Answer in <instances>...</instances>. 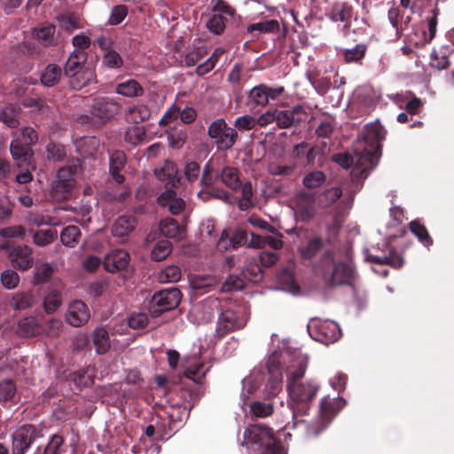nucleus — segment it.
I'll return each instance as SVG.
<instances>
[{"mask_svg": "<svg viewBox=\"0 0 454 454\" xmlns=\"http://www.w3.org/2000/svg\"><path fill=\"white\" fill-rule=\"evenodd\" d=\"M366 51V44L357 43L351 49H341L339 54L347 64H362V59L365 56Z\"/></svg>", "mask_w": 454, "mask_h": 454, "instance_id": "30", "label": "nucleus"}, {"mask_svg": "<svg viewBox=\"0 0 454 454\" xmlns=\"http://www.w3.org/2000/svg\"><path fill=\"white\" fill-rule=\"evenodd\" d=\"M119 110V104L108 97L96 98L90 105L91 117L98 118L99 123H104L114 118Z\"/></svg>", "mask_w": 454, "mask_h": 454, "instance_id": "8", "label": "nucleus"}, {"mask_svg": "<svg viewBox=\"0 0 454 454\" xmlns=\"http://www.w3.org/2000/svg\"><path fill=\"white\" fill-rule=\"evenodd\" d=\"M273 430L262 424L249 425L243 434V442L247 449L248 454L261 450V445L265 442H269L270 437L273 435Z\"/></svg>", "mask_w": 454, "mask_h": 454, "instance_id": "7", "label": "nucleus"}, {"mask_svg": "<svg viewBox=\"0 0 454 454\" xmlns=\"http://www.w3.org/2000/svg\"><path fill=\"white\" fill-rule=\"evenodd\" d=\"M68 379L78 388L90 387L94 383L93 377L85 370H79L69 374Z\"/></svg>", "mask_w": 454, "mask_h": 454, "instance_id": "51", "label": "nucleus"}, {"mask_svg": "<svg viewBox=\"0 0 454 454\" xmlns=\"http://www.w3.org/2000/svg\"><path fill=\"white\" fill-rule=\"evenodd\" d=\"M76 152L82 158L94 156L99 147V140L95 137H84L75 140Z\"/></svg>", "mask_w": 454, "mask_h": 454, "instance_id": "28", "label": "nucleus"}, {"mask_svg": "<svg viewBox=\"0 0 454 454\" xmlns=\"http://www.w3.org/2000/svg\"><path fill=\"white\" fill-rule=\"evenodd\" d=\"M172 251V243L167 239L160 240L156 243L151 252L153 261L160 262L167 258Z\"/></svg>", "mask_w": 454, "mask_h": 454, "instance_id": "46", "label": "nucleus"}, {"mask_svg": "<svg viewBox=\"0 0 454 454\" xmlns=\"http://www.w3.org/2000/svg\"><path fill=\"white\" fill-rule=\"evenodd\" d=\"M251 411L258 418H265L272 414L273 406L271 403H265L260 401H254L250 405Z\"/></svg>", "mask_w": 454, "mask_h": 454, "instance_id": "61", "label": "nucleus"}, {"mask_svg": "<svg viewBox=\"0 0 454 454\" xmlns=\"http://www.w3.org/2000/svg\"><path fill=\"white\" fill-rule=\"evenodd\" d=\"M169 427L172 429L176 424L181 423L186 414V408L182 406H170L167 411Z\"/></svg>", "mask_w": 454, "mask_h": 454, "instance_id": "59", "label": "nucleus"}, {"mask_svg": "<svg viewBox=\"0 0 454 454\" xmlns=\"http://www.w3.org/2000/svg\"><path fill=\"white\" fill-rule=\"evenodd\" d=\"M354 278V268L345 262H337L327 278L329 286L348 285Z\"/></svg>", "mask_w": 454, "mask_h": 454, "instance_id": "16", "label": "nucleus"}, {"mask_svg": "<svg viewBox=\"0 0 454 454\" xmlns=\"http://www.w3.org/2000/svg\"><path fill=\"white\" fill-rule=\"evenodd\" d=\"M243 327V323L239 319L236 312L223 305L222 310L218 315L216 333L219 337H223L232 331Z\"/></svg>", "mask_w": 454, "mask_h": 454, "instance_id": "9", "label": "nucleus"}, {"mask_svg": "<svg viewBox=\"0 0 454 454\" xmlns=\"http://www.w3.org/2000/svg\"><path fill=\"white\" fill-rule=\"evenodd\" d=\"M370 261L380 265H390L395 269H400L403 264V257L392 249L387 255H370Z\"/></svg>", "mask_w": 454, "mask_h": 454, "instance_id": "40", "label": "nucleus"}, {"mask_svg": "<svg viewBox=\"0 0 454 454\" xmlns=\"http://www.w3.org/2000/svg\"><path fill=\"white\" fill-rule=\"evenodd\" d=\"M207 135L220 151L230 150L238 139L237 130L228 126L223 118L216 119L209 125Z\"/></svg>", "mask_w": 454, "mask_h": 454, "instance_id": "3", "label": "nucleus"}, {"mask_svg": "<svg viewBox=\"0 0 454 454\" xmlns=\"http://www.w3.org/2000/svg\"><path fill=\"white\" fill-rule=\"evenodd\" d=\"M384 128L379 122L367 125L366 134L364 137V144L370 146H379L380 150V142L384 139Z\"/></svg>", "mask_w": 454, "mask_h": 454, "instance_id": "34", "label": "nucleus"}, {"mask_svg": "<svg viewBox=\"0 0 454 454\" xmlns=\"http://www.w3.org/2000/svg\"><path fill=\"white\" fill-rule=\"evenodd\" d=\"M63 443V437L59 434H54L43 448V451L41 447H38L34 454H61V447Z\"/></svg>", "mask_w": 454, "mask_h": 454, "instance_id": "50", "label": "nucleus"}, {"mask_svg": "<svg viewBox=\"0 0 454 454\" xmlns=\"http://www.w3.org/2000/svg\"><path fill=\"white\" fill-rule=\"evenodd\" d=\"M42 437V430L31 424L19 427L11 435L12 454H26L33 442Z\"/></svg>", "mask_w": 454, "mask_h": 454, "instance_id": "5", "label": "nucleus"}, {"mask_svg": "<svg viewBox=\"0 0 454 454\" xmlns=\"http://www.w3.org/2000/svg\"><path fill=\"white\" fill-rule=\"evenodd\" d=\"M307 364L299 360L286 370V389L289 395V406L293 418L297 422H302L298 417L306 415L310 410L317 395L320 386L312 380H304Z\"/></svg>", "mask_w": 454, "mask_h": 454, "instance_id": "1", "label": "nucleus"}, {"mask_svg": "<svg viewBox=\"0 0 454 454\" xmlns=\"http://www.w3.org/2000/svg\"><path fill=\"white\" fill-rule=\"evenodd\" d=\"M20 109L12 105L5 106L0 112V121L9 128H17L19 121Z\"/></svg>", "mask_w": 454, "mask_h": 454, "instance_id": "42", "label": "nucleus"}, {"mask_svg": "<svg viewBox=\"0 0 454 454\" xmlns=\"http://www.w3.org/2000/svg\"><path fill=\"white\" fill-rule=\"evenodd\" d=\"M35 303L33 294L23 292L15 294L10 301V306L15 310H21L30 308Z\"/></svg>", "mask_w": 454, "mask_h": 454, "instance_id": "43", "label": "nucleus"}, {"mask_svg": "<svg viewBox=\"0 0 454 454\" xmlns=\"http://www.w3.org/2000/svg\"><path fill=\"white\" fill-rule=\"evenodd\" d=\"M223 302L216 297L209 296L203 300L198 307L200 314V320L202 323L211 322L215 315H219L222 310Z\"/></svg>", "mask_w": 454, "mask_h": 454, "instance_id": "22", "label": "nucleus"}, {"mask_svg": "<svg viewBox=\"0 0 454 454\" xmlns=\"http://www.w3.org/2000/svg\"><path fill=\"white\" fill-rule=\"evenodd\" d=\"M137 219L133 215L119 216L112 226V234L118 238L128 237L136 228Z\"/></svg>", "mask_w": 454, "mask_h": 454, "instance_id": "25", "label": "nucleus"}, {"mask_svg": "<svg viewBox=\"0 0 454 454\" xmlns=\"http://www.w3.org/2000/svg\"><path fill=\"white\" fill-rule=\"evenodd\" d=\"M275 122L280 129H287L292 126H297L303 121L306 111L302 106L297 105L291 109L275 110Z\"/></svg>", "mask_w": 454, "mask_h": 454, "instance_id": "10", "label": "nucleus"}, {"mask_svg": "<svg viewBox=\"0 0 454 454\" xmlns=\"http://www.w3.org/2000/svg\"><path fill=\"white\" fill-rule=\"evenodd\" d=\"M10 153L19 168H23V167H32V169L35 168L32 163L34 151L31 146L13 138L10 144Z\"/></svg>", "mask_w": 454, "mask_h": 454, "instance_id": "11", "label": "nucleus"}, {"mask_svg": "<svg viewBox=\"0 0 454 454\" xmlns=\"http://www.w3.org/2000/svg\"><path fill=\"white\" fill-rule=\"evenodd\" d=\"M145 129L142 126L129 127L125 132L124 139L126 142L137 145L145 138Z\"/></svg>", "mask_w": 454, "mask_h": 454, "instance_id": "52", "label": "nucleus"}, {"mask_svg": "<svg viewBox=\"0 0 454 454\" xmlns=\"http://www.w3.org/2000/svg\"><path fill=\"white\" fill-rule=\"evenodd\" d=\"M33 250L23 245L13 247L9 253V259L15 269L27 270L34 264Z\"/></svg>", "mask_w": 454, "mask_h": 454, "instance_id": "14", "label": "nucleus"}, {"mask_svg": "<svg viewBox=\"0 0 454 454\" xmlns=\"http://www.w3.org/2000/svg\"><path fill=\"white\" fill-rule=\"evenodd\" d=\"M241 199L238 202V207L241 211H246L254 206L252 201L253 185L251 182L241 184Z\"/></svg>", "mask_w": 454, "mask_h": 454, "instance_id": "49", "label": "nucleus"}, {"mask_svg": "<svg viewBox=\"0 0 454 454\" xmlns=\"http://www.w3.org/2000/svg\"><path fill=\"white\" fill-rule=\"evenodd\" d=\"M57 237V231L51 229L39 230L33 235V241L35 245L44 247L54 241Z\"/></svg>", "mask_w": 454, "mask_h": 454, "instance_id": "53", "label": "nucleus"}, {"mask_svg": "<svg viewBox=\"0 0 454 454\" xmlns=\"http://www.w3.org/2000/svg\"><path fill=\"white\" fill-rule=\"evenodd\" d=\"M43 332V325L35 317H26L19 321L17 333L20 337H34L40 335Z\"/></svg>", "mask_w": 454, "mask_h": 454, "instance_id": "24", "label": "nucleus"}, {"mask_svg": "<svg viewBox=\"0 0 454 454\" xmlns=\"http://www.w3.org/2000/svg\"><path fill=\"white\" fill-rule=\"evenodd\" d=\"M181 270L176 265H169L161 270L160 280L161 282H176L180 279Z\"/></svg>", "mask_w": 454, "mask_h": 454, "instance_id": "64", "label": "nucleus"}, {"mask_svg": "<svg viewBox=\"0 0 454 454\" xmlns=\"http://www.w3.org/2000/svg\"><path fill=\"white\" fill-rule=\"evenodd\" d=\"M14 139L32 147L38 141V134L32 127H24Z\"/></svg>", "mask_w": 454, "mask_h": 454, "instance_id": "57", "label": "nucleus"}, {"mask_svg": "<svg viewBox=\"0 0 454 454\" xmlns=\"http://www.w3.org/2000/svg\"><path fill=\"white\" fill-rule=\"evenodd\" d=\"M160 230L161 233L167 238H179L181 236V228L176 220L173 218H167L162 220L160 223Z\"/></svg>", "mask_w": 454, "mask_h": 454, "instance_id": "47", "label": "nucleus"}, {"mask_svg": "<svg viewBox=\"0 0 454 454\" xmlns=\"http://www.w3.org/2000/svg\"><path fill=\"white\" fill-rule=\"evenodd\" d=\"M81 164L76 161L71 165L60 168L57 173V179L53 184L52 190L55 196L60 200L67 199L75 185L74 176Z\"/></svg>", "mask_w": 454, "mask_h": 454, "instance_id": "6", "label": "nucleus"}, {"mask_svg": "<svg viewBox=\"0 0 454 454\" xmlns=\"http://www.w3.org/2000/svg\"><path fill=\"white\" fill-rule=\"evenodd\" d=\"M127 162L126 154L122 151H114L109 159V172L112 178L118 184H121L125 181V176L121 174V169Z\"/></svg>", "mask_w": 454, "mask_h": 454, "instance_id": "23", "label": "nucleus"}, {"mask_svg": "<svg viewBox=\"0 0 454 454\" xmlns=\"http://www.w3.org/2000/svg\"><path fill=\"white\" fill-rule=\"evenodd\" d=\"M53 268L49 263H43L36 267L34 282L35 284H43L47 282L52 276Z\"/></svg>", "mask_w": 454, "mask_h": 454, "instance_id": "58", "label": "nucleus"}, {"mask_svg": "<svg viewBox=\"0 0 454 454\" xmlns=\"http://www.w3.org/2000/svg\"><path fill=\"white\" fill-rule=\"evenodd\" d=\"M62 69L57 64H48L40 75L43 86L53 87L60 81Z\"/></svg>", "mask_w": 454, "mask_h": 454, "instance_id": "31", "label": "nucleus"}, {"mask_svg": "<svg viewBox=\"0 0 454 454\" xmlns=\"http://www.w3.org/2000/svg\"><path fill=\"white\" fill-rule=\"evenodd\" d=\"M316 204L313 194L300 192L296 197V214L302 222L310 221L316 215Z\"/></svg>", "mask_w": 454, "mask_h": 454, "instance_id": "18", "label": "nucleus"}, {"mask_svg": "<svg viewBox=\"0 0 454 454\" xmlns=\"http://www.w3.org/2000/svg\"><path fill=\"white\" fill-rule=\"evenodd\" d=\"M324 247V239L319 236L310 238L305 246L300 247L298 251L303 259H313Z\"/></svg>", "mask_w": 454, "mask_h": 454, "instance_id": "33", "label": "nucleus"}, {"mask_svg": "<svg viewBox=\"0 0 454 454\" xmlns=\"http://www.w3.org/2000/svg\"><path fill=\"white\" fill-rule=\"evenodd\" d=\"M81 231L76 225H68L60 232L61 243L69 247H74L79 243Z\"/></svg>", "mask_w": 454, "mask_h": 454, "instance_id": "41", "label": "nucleus"}, {"mask_svg": "<svg viewBox=\"0 0 454 454\" xmlns=\"http://www.w3.org/2000/svg\"><path fill=\"white\" fill-rule=\"evenodd\" d=\"M129 254L123 249H116L108 254L104 261L106 271L114 273L126 270L129 263Z\"/></svg>", "mask_w": 454, "mask_h": 454, "instance_id": "19", "label": "nucleus"}, {"mask_svg": "<svg viewBox=\"0 0 454 454\" xmlns=\"http://www.w3.org/2000/svg\"><path fill=\"white\" fill-rule=\"evenodd\" d=\"M346 405V400L341 397L330 398L325 396L321 399L319 403V419L311 423L307 427V437H317L328 425L335 415Z\"/></svg>", "mask_w": 454, "mask_h": 454, "instance_id": "2", "label": "nucleus"}, {"mask_svg": "<svg viewBox=\"0 0 454 454\" xmlns=\"http://www.w3.org/2000/svg\"><path fill=\"white\" fill-rule=\"evenodd\" d=\"M315 334L317 340L327 344L336 341L340 335V331L336 323L325 321L315 326Z\"/></svg>", "mask_w": 454, "mask_h": 454, "instance_id": "21", "label": "nucleus"}, {"mask_svg": "<svg viewBox=\"0 0 454 454\" xmlns=\"http://www.w3.org/2000/svg\"><path fill=\"white\" fill-rule=\"evenodd\" d=\"M218 181V171L215 173L214 168L210 162L205 164L200 184L205 187H211Z\"/></svg>", "mask_w": 454, "mask_h": 454, "instance_id": "56", "label": "nucleus"}, {"mask_svg": "<svg viewBox=\"0 0 454 454\" xmlns=\"http://www.w3.org/2000/svg\"><path fill=\"white\" fill-rule=\"evenodd\" d=\"M335 264L336 263L334 262V252L332 250H325L322 254L318 262L315 266V269L317 271L322 273L324 278L327 279L329 274L332 272V270Z\"/></svg>", "mask_w": 454, "mask_h": 454, "instance_id": "39", "label": "nucleus"}, {"mask_svg": "<svg viewBox=\"0 0 454 454\" xmlns=\"http://www.w3.org/2000/svg\"><path fill=\"white\" fill-rule=\"evenodd\" d=\"M33 36L43 47H54L59 45V37L56 35V26L44 22L33 28Z\"/></svg>", "mask_w": 454, "mask_h": 454, "instance_id": "15", "label": "nucleus"}, {"mask_svg": "<svg viewBox=\"0 0 454 454\" xmlns=\"http://www.w3.org/2000/svg\"><path fill=\"white\" fill-rule=\"evenodd\" d=\"M206 55L207 50L205 48L201 47L193 49L184 56V65L186 67L196 66Z\"/></svg>", "mask_w": 454, "mask_h": 454, "instance_id": "62", "label": "nucleus"}, {"mask_svg": "<svg viewBox=\"0 0 454 454\" xmlns=\"http://www.w3.org/2000/svg\"><path fill=\"white\" fill-rule=\"evenodd\" d=\"M90 317L88 306L81 300H75L69 304L66 320L74 327L85 325Z\"/></svg>", "mask_w": 454, "mask_h": 454, "instance_id": "13", "label": "nucleus"}, {"mask_svg": "<svg viewBox=\"0 0 454 454\" xmlns=\"http://www.w3.org/2000/svg\"><path fill=\"white\" fill-rule=\"evenodd\" d=\"M88 54L82 50H74L65 65V74L69 77L79 74L82 65L87 60Z\"/></svg>", "mask_w": 454, "mask_h": 454, "instance_id": "26", "label": "nucleus"}, {"mask_svg": "<svg viewBox=\"0 0 454 454\" xmlns=\"http://www.w3.org/2000/svg\"><path fill=\"white\" fill-rule=\"evenodd\" d=\"M353 16V7L348 3H335L331 8L327 17L333 22L344 23L342 31L348 34L351 27V18Z\"/></svg>", "mask_w": 454, "mask_h": 454, "instance_id": "17", "label": "nucleus"}, {"mask_svg": "<svg viewBox=\"0 0 454 454\" xmlns=\"http://www.w3.org/2000/svg\"><path fill=\"white\" fill-rule=\"evenodd\" d=\"M19 400L20 395L17 392L15 381L11 379L0 380V403H16Z\"/></svg>", "mask_w": 454, "mask_h": 454, "instance_id": "29", "label": "nucleus"}, {"mask_svg": "<svg viewBox=\"0 0 454 454\" xmlns=\"http://www.w3.org/2000/svg\"><path fill=\"white\" fill-rule=\"evenodd\" d=\"M155 177L164 183L165 185L178 187L181 182V176L178 175V168L176 164L170 160H165L162 164L156 167L153 170Z\"/></svg>", "mask_w": 454, "mask_h": 454, "instance_id": "12", "label": "nucleus"}, {"mask_svg": "<svg viewBox=\"0 0 454 454\" xmlns=\"http://www.w3.org/2000/svg\"><path fill=\"white\" fill-rule=\"evenodd\" d=\"M182 299V294L176 287L160 290L155 293L150 301V312L153 317L163 312L176 309Z\"/></svg>", "mask_w": 454, "mask_h": 454, "instance_id": "4", "label": "nucleus"}, {"mask_svg": "<svg viewBox=\"0 0 454 454\" xmlns=\"http://www.w3.org/2000/svg\"><path fill=\"white\" fill-rule=\"evenodd\" d=\"M1 282L5 288L13 289L18 286L20 277L15 270L8 269L2 272Z\"/></svg>", "mask_w": 454, "mask_h": 454, "instance_id": "63", "label": "nucleus"}, {"mask_svg": "<svg viewBox=\"0 0 454 454\" xmlns=\"http://www.w3.org/2000/svg\"><path fill=\"white\" fill-rule=\"evenodd\" d=\"M227 18L222 14H212L206 22L207 28L215 35H221L225 27Z\"/></svg>", "mask_w": 454, "mask_h": 454, "instance_id": "48", "label": "nucleus"}, {"mask_svg": "<svg viewBox=\"0 0 454 454\" xmlns=\"http://www.w3.org/2000/svg\"><path fill=\"white\" fill-rule=\"evenodd\" d=\"M239 170L232 166H224L218 171V181L232 191H237L241 187L239 178Z\"/></svg>", "mask_w": 454, "mask_h": 454, "instance_id": "27", "label": "nucleus"}, {"mask_svg": "<svg viewBox=\"0 0 454 454\" xmlns=\"http://www.w3.org/2000/svg\"><path fill=\"white\" fill-rule=\"evenodd\" d=\"M279 23L276 20H270L259 23H254L247 27V32L252 33L254 31H259L262 33H270L278 31Z\"/></svg>", "mask_w": 454, "mask_h": 454, "instance_id": "55", "label": "nucleus"}, {"mask_svg": "<svg viewBox=\"0 0 454 454\" xmlns=\"http://www.w3.org/2000/svg\"><path fill=\"white\" fill-rule=\"evenodd\" d=\"M115 91L128 98L139 97L144 94L143 87L134 79H129L117 84Z\"/></svg>", "mask_w": 454, "mask_h": 454, "instance_id": "36", "label": "nucleus"}, {"mask_svg": "<svg viewBox=\"0 0 454 454\" xmlns=\"http://www.w3.org/2000/svg\"><path fill=\"white\" fill-rule=\"evenodd\" d=\"M128 7L124 4H118L113 7L108 23L116 26L121 23L128 15Z\"/></svg>", "mask_w": 454, "mask_h": 454, "instance_id": "60", "label": "nucleus"}, {"mask_svg": "<svg viewBox=\"0 0 454 454\" xmlns=\"http://www.w3.org/2000/svg\"><path fill=\"white\" fill-rule=\"evenodd\" d=\"M380 153L379 146L364 147L361 150L356 148L354 156L355 164L363 168V171L372 168L377 164Z\"/></svg>", "mask_w": 454, "mask_h": 454, "instance_id": "20", "label": "nucleus"}, {"mask_svg": "<svg viewBox=\"0 0 454 454\" xmlns=\"http://www.w3.org/2000/svg\"><path fill=\"white\" fill-rule=\"evenodd\" d=\"M342 196V190L340 187H331L324 190L317 196V204L322 208H327L335 204Z\"/></svg>", "mask_w": 454, "mask_h": 454, "instance_id": "38", "label": "nucleus"}, {"mask_svg": "<svg viewBox=\"0 0 454 454\" xmlns=\"http://www.w3.org/2000/svg\"><path fill=\"white\" fill-rule=\"evenodd\" d=\"M151 116L150 108L145 104L129 106L126 111L127 121L138 124L147 121Z\"/></svg>", "mask_w": 454, "mask_h": 454, "instance_id": "32", "label": "nucleus"}, {"mask_svg": "<svg viewBox=\"0 0 454 454\" xmlns=\"http://www.w3.org/2000/svg\"><path fill=\"white\" fill-rule=\"evenodd\" d=\"M409 229L425 247L429 248L433 245L434 240L432 237L429 235L427 227L419 220L410 222Z\"/></svg>", "mask_w": 454, "mask_h": 454, "instance_id": "37", "label": "nucleus"}, {"mask_svg": "<svg viewBox=\"0 0 454 454\" xmlns=\"http://www.w3.org/2000/svg\"><path fill=\"white\" fill-rule=\"evenodd\" d=\"M326 181V175L321 170H314L306 174L302 178V184L308 189L321 187Z\"/></svg>", "mask_w": 454, "mask_h": 454, "instance_id": "44", "label": "nucleus"}, {"mask_svg": "<svg viewBox=\"0 0 454 454\" xmlns=\"http://www.w3.org/2000/svg\"><path fill=\"white\" fill-rule=\"evenodd\" d=\"M250 100L257 106H266L269 103L267 85L260 84L254 87L249 93Z\"/></svg>", "mask_w": 454, "mask_h": 454, "instance_id": "54", "label": "nucleus"}, {"mask_svg": "<svg viewBox=\"0 0 454 454\" xmlns=\"http://www.w3.org/2000/svg\"><path fill=\"white\" fill-rule=\"evenodd\" d=\"M260 449L261 450L258 453L254 452L253 454H286L282 442L274 434L270 437L269 442L262 443Z\"/></svg>", "mask_w": 454, "mask_h": 454, "instance_id": "45", "label": "nucleus"}, {"mask_svg": "<svg viewBox=\"0 0 454 454\" xmlns=\"http://www.w3.org/2000/svg\"><path fill=\"white\" fill-rule=\"evenodd\" d=\"M92 340L98 354H106L110 348V339L107 330L99 326L92 333Z\"/></svg>", "mask_w": 454, "mask_h": 454, "instance_id": "35", "label": "nucleus"}]
</instances>
